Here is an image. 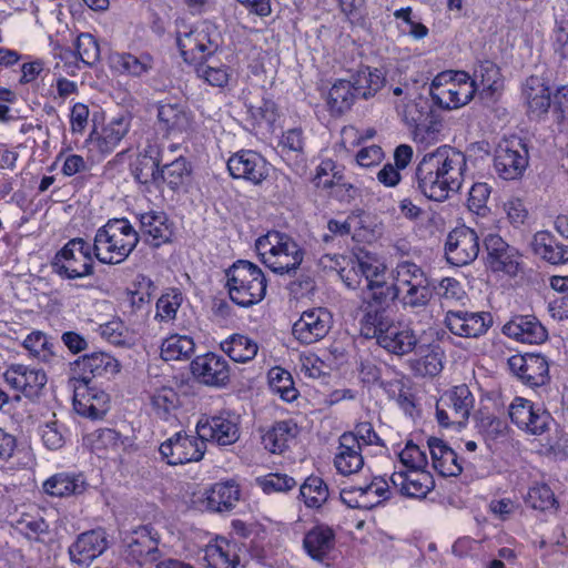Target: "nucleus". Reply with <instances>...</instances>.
<instances>
[{
	"instance_id": "obj_31",
	"label": "nucleus",
	"mask_w": 568,
	"mask_h": 568,
	"mask_svg": "<svg viewBox=\"0 0 568 568\" xmlns=\"http://www.w3.org/2000/svg\"><path fill=\"white\" fill-rule=\"evenodd\" d=\"M146 394L151 413L160 419H170L181 406L180 395L172 386L154 384Z\"/></svg>"
},
{
	"instance_id": "obj_30",
	"label": "nucleus",
	"mask_w": 568,
	"mask_h": 568,
	"mask_svg": "<svg viewBox=\"0 0 568 568\" xmlns=\"http://www.w3.org/2000/svg\"><path fill=\"white\" fill-rule=\"evenodd\" d=\"M160 129L168 135L186 133L192 126V118L186 108L180 103L161 102L158 106Z\"/></svg>"
},
{
	"instance_id": "obj_42",
	"label": "nucleus",
	"mask_w": 568,
	"mask_h": 568,
	"mask_svg": "<svg viewBox=\"0 0 568 568\" xmlns=\"http://www.w3.org/2000/svg\"><path fill=\"white\" fill-rule=\"evenodd\" d=\"M221 349L234 362L252 361L258 351L257 343L244 334H232L221 342Z\"/></svg>"
},
{
	"instance_id": "obj_53",
	"label": "nucleus",
	"mask_w": 568,
	"mask_h": 568,
	"mask_svg": "<svg viewBox=\"0 0 568 568\" xmlns=\"http://www.w3.org/2000/svg\"><path fill=\"white\" fill-rule=\"evenodd\" d=\"M22 345L32 357L41 362L50 363L54 357V344L48 335L40 331L28 334Z\"/></svg>"
},
{
	"instance_id": "obj_37",
	"label": "nucleus",
	"mask_w": 568,
	"mask_h": 568,
	"mask_svg": "<svg viewBox=\"0 0 568 568\" xmlns=\"http://www.w3.org/2000/svg\"><path fill=\"white\" fill-rule=\"evenodd\" d=\"M85 488L87 483L84 476L75 473H59L43 483V490L55 497L82 494Z\"/></svg>"
},
{
	"instance_id": "obj_27",
	"label": "nucleus",
	"mask_w": 568,
	"mask_h": 568,
	"mask_svg": "<svg viewBox=\"0 0 568 568\" xmlns=\"http://www.w3.org/2000/svg\"><path fill=\"white\" fill-rule=\"evenodd\" d=\"M106 539L103 530H90L81 534L69 548L70 558L81 566H89L106 549Z\"/></svg>"
},
{
	"instance_id": "obj_18",
	"label": "nucleus",
	"mask_w": 568,
	"mask_h": 568,
	"mask_svg": "<svg viewBox=\"0 0 568 568\" xmlns=\"http://www.w3.org/2000/svg\"><path fill=\"white\" fill-rule=\"evenodd\" d=\"M241 498V489L234 479L219 481L204 489L194 504L200 510L224 513L232 510Z\"/></svg>"
},
{
	"instance_id": "obj_36",
	"label": "nucleus",
	"mask_w": 568,
	"mask_h": 568,
	"mask_svg": "<svg viewBox=\"0 0 568 568\" xmlns=\"http://www.w3.org/2000/svg\"><path fill=\"white\" fill-rule=\"evenodd\" d=\"M443 405L453 412L454 423L464 425L474 407L475 398L465 384L453 387L442 396Z\"/></svg>"
},
{
	"instance_id": "obj_1",
	"label": "nucleus",
	"mask_w": 568,
	"mask_h": 568,
	"mask_svg": "<svg viewBox=\"0 0 568 568\" xmlns=\"http://www.w3.org/2000/svg\"><path fill=\"white\" fill-rule=\"evenodd\" d=\"M466 169L467 161L463 152L442 145L424 154L417 164L416 187L427 199L443 202L459 191Z\"/></svg>"
},
{
	"instance_id": "obj_23",
	"label": "nucleus",
	"mask_w": 568,
	"mask_h": 568,
	"mask_svg": "<svg viewBox=\"0 0 568 568\" xmlns=\"http://www.w3.org/2000/svg\"><path fill=\"white\" fill-rule=\"evenodd\" d=\"M445 324L454 335L475 338L488 331L491 316L484 312L448 311L445 316Z\"/></svg>"
},
{
	"instance_id": "obj_51",
	"label": "nucleus",
	"mask_w": 568,
	"mask_h": 568,
	"mask_svg": "<svg viewBox=\"0 0 568 568\" xmlns=\"http://www.w3.org/2000/svg\"><path fill=\"white\" fill-rule=\"evenodd\" d=\"M395 298L398 300L396 285L395 283H387L386 277L365 287V300L369 305L368 311H374V306L377 307L376 310L383 311L382 308L387 307Z\"/></svg>"
},
{
	"instance_id": "obj_50",
	"label": "nucleus",
	"mask_w": 568,
	"mask_h": 568,
	"mask_svg": "<svg viewBox=\"0 0 568 568\" xmlns=\"http://www.w3.org/2000/svg\"><path fill=\"white\" fill-rule=\"evenodd\" d=\"M300 495L307 508H321L329 497L327 484L318 476H308L300 487Z\"/></svg>"
},
{
	"instance_id": "obj_21",
	"label": "nucleus",
	"mask_w": 568,
	"mask_h": 568,
	"mask_svg": "<svg viewBox=\"0 0 568 568\" xmlns=\"http://www.w3.org/2000/svg\"><path fill=\"white\" fill-rule=\"evenodd\" d=\"M191 373L200 383L223 387L230 381V365L227 361L215 353L196 356L191 363Z\"/></svg>"
},
{
	"instance_id": "obj_5",
	"label": "nucleus",
	"mask_w": 568,
	"mask_h": 568,
	"mask_svg": "<svg viewBox=\"0 0 568 568\" xmlns=\"http://www.w3.org/2000/svg\"><path fill=\"white\" fill-rule=\"evenodd\" d=\"M226 286L231 300L247 307L264 298L266 278L257 265L240 260L226 271Z\"/></svg>"
},
{
	"instance_id": "obj_32",
	"label": "nucleus",
	"mask_w": 568,
	"mask_h": 568,
	"mask_svg": "<svg viewBox=\"0 0 568 568\" xmlns=\"http://www.w3.org/2000/svg\"><path fill=\"white\" fill-rule=\"evenodd\" d=\"M434 469L444 477L458 476L463 471L462 459L444 440L432 437L427 442Z\"/></svg>"
},
{
	"instance_id": "obj_24",
	"label": "nucleus",
	"mask_w": 568,
	"mask_h": 568,
	"mask_svg": "<svg viewBox=\"0 0 568 568\" xmlns=\"http://www.w3.org/2000/svg\"><path fill=\"white\" fill-rule=\"evenodd\" d=\"M392 485L408 498L423 499L435 487V481L429 471L424 469L396 470L390 476Z\"/></svg>"
},
{
	"instance_id": "obj_16",
	"label": "nucleus",
	"mask_w": 568,
	"mask_h": 568,
	"mask_svg": "<svg viewBox=\"0 0 568 568\" xmlns=\"http://www.w3.org/2000/svg\"><path fill=\"white\" fill-rule=\"evenodd\" d=\"M196 434L204 444L232 445L240 438L239 417L232 414L203 417L196 424Z\"/></svg>"
},
{
	"instance_id": "obj_19",
	"label": "nucleus",
	"mask_w": 568,
	"mask_h": 568,
	"mask_svg": "<svg viewBox=\"0 0 568 568\" xmlns=\"http://www.w3.org/2000/svg\"><path fill=\"white\" fill-rule=\"evenodd\" d=\"M227 169L234 179H242L258 185L267 179L271 166L261 154L251 150H242L229 159Z\"/></svg>"
},
{
	"instance_id": "obj_28",
	"label": "nucleus",
	"mask_w": 568,
	"mask_h": 568,
	"mask_svg": "<svg viewBox=\"0 0 568 568\" xmlns=\"http://www.w3.org/2000/svg\"><path fill=\"white\" fill-rule=\"evenodd\" d=\"M503 333L517 342L527 344H539L547 338L546 328L531 315L515 316L504 325Z\"/></svg>"
},
{
	"instance_id": "obj_8",
	"label": "nucleus",
	"mask_w": 568,
	"mask_h": 568,
	"mask_svg": "<svg viewBox=\"0 0 568 568\" xmlns=\"http://www.w3.org/2000/svg\"><path fill=\"white\" fill-rule=\"evenodd\" d=\"M94 257L93 245L81 237H74L57 252L52 267L63 278H83L93 274Z\"/></svg>"
},
{
	"instance_id": "obj_35",
	"label": "nucleus",
	"mask_w": 568,
	"mask_h": 568,
	"mask_svg": "<svg viewBox=\"0 0 568 568\" xmlns=\"http://www.w3.org/2000/svg\"><path fill=\"white\" fill-rule=\"evenodd\" d=\"M523 97L530 114L539 116L550 106V90L539 77L532 75L526 80L523 85Z\"/></svg>"
},
{
	"instance_id": "obj_47",
	"label": "nucleus",
	"mask_w": 568,
	"mask_h": 568,
	"mask_svg": "<svg viewBox=\"0 0 568 568\" xmlns=\"http://www.w3.org/2000/svg\"><path fill=\"white\" fill-rule=\"evenodd\" d=\"M357 87L346 80H338L328 91L327 105L333 114H342L349 110L355 98L359 97Z\"/></svg>"
},
{
	"instance_id": "obj_56",
	"label": "nucleus",
	"mask_w": 568,
	"mask_h": 568,
	"mask_svg": "<svg viewBox=\"0 0 568 568\" xmlns=\"http://www.w3.org/2000/svg\"><path fill=\"white\" fill-rule=\"evenodd\" d=\"M270 388L274 394H277L285 402H293L297 397V389L294 387V382L291 374L280 367L270 371Z\"/></svg>"
},
{
	"instance_id": "obj_14",
	"label": "nucleus",
	"mask_w": 568,
	"mask_h": 568,
	"mask_svg": "<svg viewBox=\"0 0 568 568\" xmlns=\"http://www.w3.org/2000/svg\"><path fill=\"white\" fill-rule=\"evenodd\" d=\"M205 444L197 436L178 432L160 445L159 452L169 465H181L200 460Z\"/></svg>"
},
{
	"instance_id": "obj_6",
	"label": "nucleus",
	"mask_w": 568,
	"mask_h": 568,
	"mask_svg": "<svg viewBox=\"0 0 568 568\" xmlns=\"http://www.w3.org/2000/svg\"><path fill=\"white\" fill-rule=\"evenodd\" d=\"M219 40L216 28L209 21L195 26L176 22V42L185 62L201 61L213 54L219 48Z\"/></svg>"
},
{
	"instance_id": "obj_11",
	"label": "nucleus",
	"mask_w": 568,
	"mask_h": 568,
	"mask_svg": "<svg viewBox=\"0 0 568 568\" xmlns=\"http://www.w3.org/2000/svg\"><path fill=\"white\" fill-rule=\"evenodd\" d=\"M479 251V236L469 226H457L448 233L445 243L448 263L455 266L468 265L477 258Z\"/></svg>"
},
{
	"instance_id": "obj_61",
	"label": "nucleus",
	"mask_w": 568,
	"mask_h": 568,
	"mask_svg": "<svg viewBox=\"0 0 568 568\" xmlns=\"http://www.w3.org/2000/svg\"><path fill=\"white\" fill-rule=\"evenodd\" d=\"M384 75L378 69H369L361 71L355 81L357 93L364 99L374 95L384 85Z\"/></svg>"
},
{
	"instance_id": "obj_25",
	"label": "nucleus",
	"mask_w": 568,
	"mask_h": 568,
	"mask_svg": "<svg viewBox=\"0 0 568 568\" xmlns=\"http://www.w3.org/2000/svg\"><path fill=\"white\" fill-rule=\"evenodd\" d=\"M73 406L79 415L98 419L109 410L110 397L104 390L81 383L74 388Z\"/></svg>"
},
{
	"instance_id": "obj_39",
	"label": "nucleus",
	"mask_w": 568,
	"mask_h": 568,
	"mask_svg": "<svg viewBox=\"0 0 568 568\" xmlns=\"http://www.w3.org/2000/svg\"><path fill=\"white\" fill-rule=\"evenodd\" d=\"M207 568H237L235 547L225 538H215L204 549Z\"/></svg>"
},
{
	"instance_id": "obj_59",
	"label": "nucleus",
	"mask_w": 568,
	"mask_h": 568,
	"mask_svg": "<svg viewBox=\"0 0 568 568\" xmlns=\"http://www.w3.org/2000/svg\"><path fill=\"white\" fill-rule=\"evenodd\" d=\"M14 530L30 540H38L48 532L49 525L40 516L24 514L13 524Z\"/></svg>"
},
{
	"instance_id": "obj_54",
	"label": "nucleus",
	"mask_w": 568,
	"mask_h": 568,
	"mask_svg": "<svg viewBox=\"0 0 568 568\" xmlns=\"http://www.w3.org/2000/svg\"><path fill=\"white\" fill-rule=\"evenodd\" d=\"M355 273H361L365 280V287L373 282L383 281L386 277L385 263L375 255L364 253L357 256L356 267L353 268Z\"/></svg>"
},
{
	"instance_id": "obj_20",
	"label": "nucleus",
	"mask_w": 568,
	"mask_h": 568,
	"mask_svg": "<svg viewBox=\"0 0 568 568\" xmlns=\"http://www.w3.org/2000/svg\"><path fill=\"white\" fill-rule=\"evenodd\" d=\"M3 378L11 388L21 392L28 398L39 396L48 382L42 368L24 364L9 365Z\"/></svg>"
},
{
	"instance_id": "obj_63",
	"label": "nucleus",
	"mask_w": 568,
	"mask_h": 568,
	"mask_svg": "<svg viewBox=\"0 0 568 568\" xmlns=\"http://www.w3.org/2000/svg\"><path fill=\"white\" fill-rule=\"evenodd\" d=\"M191 173L189 162L180 156L171 163L163 166L161 174L162 181H165L171 189L182 185Z\"/></svg>"
},
{
	"instance_id": "obj_45",
	"label": "nucleus",
	"mask_w": 568,
	"mask_h": 568,
	"mask_svg": "<svg viewBox=\"0 0 568 568\" xmlns=\"http://www.w3.org/2000/svg\"><path fill=\"white\" fill-rule=\"evenodd\" d=\"M84 444L99 457L116 453L122 446L121 435L111 428H100L84 437Z\"/></svg>"
},
{
	"instance_id": "obj_44",
	"label": "nucleus",
	"mask_w": 568,
	"mask_h": 568,
	"mask_svg": "<svg viewBox=\"0 0 568 568\" xmlns=\"http://www.w3.org/2000/svg\"><path fill=\"white\" fill-rule=\"evenodd\" d=\"M351 215V235L356 242L371 243L382 235V225L374 216L364 212L357 211Z\"/></svg>"
},
{
	"instance_id": "obj_40",
	"label": "nucleus",
	"mask_w": 568,
	"mask_h": 568,
	"mask_svg": "<svg viewBox=\"0 0 568 568\" xmlns=\"http://www.w3.org/2000/svg\"><path fill=\"white\" fill-rule=\"evenodd\" d=\"M532 247L536 254L551 264L568 263V244L556 242L547 231H540L535 234Z\"/></svg>"
},
{
	"instance_id": "obj_48",
	"label": "nucleus",
	"mask_w": 568,
	"mask_h": 568,
	"mask_svg": "<svg viewBox=\"0 0 568 568\" xmlns=\"http://www.w3.org/2000/svg\"><path fill=\"white\" fill-rule=\"evenodd\" d=\"M398 292V301L405 308L422 310L425 308L433 298L434 286L430 280L413 284L407 288Z\"/></svg>"
},
{
	"instance_id": "obj_62",
	"label": "nucleus",
	"mask_w": 568,
	"mask_h": 568,
	"mask_svg": "<svg viewBox=\"0 0 568 568\" xmlns=\"http://www.w3.org/2000/svg\"><path fill=\"white\" fill-rule=\"evenodd\" d=\"M256 484L265 494L286 493L297 485L293 477L280 473H271L265 476L257 477Z\"/></svg>"
},
{
	"instance_id": "obj_33",
	"label": "nucleus",
	"mask_w": 568,
	"mask_h": 568,
	"mask_svg": "<svg viewBox=\"0 0 568 568\" xmlns=\"http://www.w3.org/2000/svg\"><path fill=\"white\" fill-rule=\"evenodd\" d=\"M110 63L111 67L121 74L141 78L152 71L154 67V59L146 52L139 54L131 52H116L111 55Z\"/></svg>"
},
{
	"instance_id": "obj_57",
	"label": "nucleus",
	"mask_w": 568,
	"mask_h": 568,
	"mask_svg": "<svg viewBox=\"0 0 568 568\" xmlns=\"http://www.w3.org/2000/svg\"><path fill=\"white\" fill-rule=\"evenodd\" d=\"M183 301V294L178 290L163 294L156 302L155 320L164 323L173 322Z\"/></svg>"
},
{
	"instance_id": "obj_2",
	"label": "nucleus",
	"mask_w": 568,
	"mask_h": 568,
	"mask_svg": "<svg viewBox=\"0 0 568 568\" xmlns=\"http://www.w3.org/2000/svg\"><path fill=\"white\" fill-rule=\"evenodd\" d=\"M361 333L366 338H376L386 352L405 356L416 351L419 337L407 323L395 322L384 311H366L361 321Z\"/></svg>"
},
{
	"instance_id": "obj_22",
	"label": "nucleus",
	"mask_w": 568,
	"mask_h": 568,
	"mask_svg": "<svg viewBox=\"0 0 568 568\" xmlns=\"http://www.w3.org/2000/svg\"><path fill=\"white\" fill-rule=\"evenodd\" d=\"M73 379L89 384L93 377H111L120 369L119 362L108 353L84 355L72 364Z\"/></svg>"
},
{
	"instance_id": "obj_43",
	"label": "nucleus",
	"mask_w": 568,
	"mask_h": 568,
	"mask_svg": "<svg viewBox=\"0 0 568 568\" xmlns=\"http://www.w3.org/2000/svg\"><path fill=\"white\" fill-rule=\"evenodd\" d=\"M470 81L476 92L494 94L503 87L499 68L491 61L480 62L474 70Z\"/></svg>"
},
{
	"instance_id": "obj_12",
	"label": "nucleus",
	"mask_w": 568,
	"mask_h": 568,
	"mask_svg": "<svg viewBox=\"0 0 568 568\" xmlns=\"http://www.w3.org/2000/svg\"><path fill=\"white\" fill-rule=\"evenodd\" d=\"M507 365L511 374L530 388L545 386L550 379L548 361L541 354H516L508 358Z\"/></svg>"
},
{
	"instance_id": "obj_46",
	"label": "nucleus",
	"mask_w": 568,
	"mask_h": 568,
	"mask_svg": "<svg viewBox=\"0 0 568 568\" xmlns=\"http://www.w3.org/2000/svg\"><path fill=\"white\" fill-rule=\"evenodd\" d=\"M128 131L129 122L123 118H118L103 128L97 138H93V134H91L89 141L95 143L102 154H108L114 150Z\"/></svg>"
},
{
	"instance_id": "obj_64",
	"label": "nucleus",
	"mask_w": 568,
	"mask_h": 568,
	"mask_svg": "<svg viewBox=\"0 0 568 568\" xmlns=\"http://www.w3.org/2000/svg\"><path fill=\"white\" fill-rule=\"evenodd\" d=\"M525 501L528 507L540 511L552 509L556 504L554 493L547 485H536L530 487Z\"/></svg>"
},
{
	"instance_id": "obj_3",
	"label": "nucleus",
	"mask_w": 568,
	"mask_h": 568,
	"mask_svg": "<svg viewBox=\"0 0 568 568\" xmlns=\"http://www.w3.org/2000/svg\"><path fill=\"white\" fill-rule=\"evenodd\" d=\"M139 243V233L126 219H111L99 227L93 240L95 258L103 264H120Z\"/></svg>"
},
{
	"instance_id": "obj_41",
	"label": "nucleus",
	"mask_w": 568,
	"mask_h": 568,
	"mask_svg": "<svg viewBox=\"0 0 568 568\" xmlns=\"http://www.w3.org/2000/svg\"><path fill=\"white\" fill-rule=\"evenodd\" d=\"M297 434V426L291 420L276 423L262 436L264 448L273 454L283 453Z\"/></svg>"
},
{
	"instance_id": "obj_9",
	"label": "nucleus",
	"mask_w": 568,
	"mask_h": 568,
	"mask_svg": "<svg viewBox=\"0 0 568 568\" xmlns=\"http://www.w3.org/2000/svg\"><path fill=\"white\" fill-rule=\"evenodd\" d=\"M339 496L343 504L349 508L369 510L388 500L392 491L386 479L374 477L364 485L342 488Z\"/></svg>"
},
{
	"instance_id": "obj_17",
	"label": "nucleus",
	"mask_w": 568,
	"mask_h": 568,
	"mask_svg": "<svg viewBox=\"0 0 568 568\" xmlns=\"http://www.w3.org/2000/svg\"><path fill=\"white\" fill-rule=\"evenodd\" d=\"M333 316L325 307L304 311L293 324V335L302 344H313L323 339L332 328Z\"/></svg>"
},
{
	"instance_id": "obj_49",
	"label": "nucleus",
	"mask_w": 568,
	"mask_h": 568,
	"mask_svg": "<svg viewBox=\"0 0 568 568\" xmlns=\"http://www.w3.org/2000/svg\"><path fill=\"white\" fill-rule=\"evenodd\" d=\"M195 343L192 337L174 334L166 337L161 344V357L164 361H183L192 356Z\"/></svg>"
},
{
	"instance_id": "obj_7",
	"label": "nucleus",
	"mask_w": 568,
	"mask_h": 568,
	"mask_svg": "<svg viewBox=\"0 0 568 568\" xmlns=\"http://www.w3.org/2000/svg\"><path fill=\"white\" fill-rule=\"evenodd\" d=\"M433 101L440 108L455 110L467 104L475 95L470 75L464 71L438 73L430 84Z\"/></svg>"
},
{
	"instance_id": "obj_34",
	"label": "nucleus",
	"mask_w": 568,
	"mask_h": 568,
	"mask_svg": "<svg viewBox=\"0 0 568 568\" xmlns=\"http://www.w3.org/2000/svg\"><path fill=\"white\" fill-rule=\"evenodd\" d=\"M353 440V437L342 435L338 439L334 466L344 476L356 474L364 466V452L359 446H355Z\"/></svg>"
},
{
	"instance_id": "obj_13",
	"label": "nucleus",
	"mask_w": 568,
	"mask_h": 568,
	"mask_svg": "<svg viewBox=\"0 0 568 568\" xmlns=\"http://www.w3.org/2000/svg\"><path fill=\"white\" fill-rule=\"evenodd\" d=\"M494 165L504 180H516L528 166V151L520 139L504 140L496 150Z\"/></svg>"
},
{
	"instance_id": "obj_29",
	"label": "nucleus",
	"mask_w": 568,
	"mask_h": 568,
	"mask_svg": "<svg viewBox=\"0 0 568 568\" xmlns=\"http://www.w3.org/2000/svg\"><path fill=\"white\" fill-rule=\"evenodd\" d=\"M140 233L150 245L159 247L170 241L172 225L164 212L149 211L139 214Z\"/></svg>"
},
{
	"instance_id": "obj_26",
	"label": "nucleus",
	"mask_w": 568,
	"mask_h": 568,
	"mask_svg": "<svg viewBox=\"0 0 568 568\" xmlns=\"http://www.w3.org/2000/svg\"><path fill=\"white\" fill-rule=\"evenodd\" d=\"M336 546L335 530L325 524H317L306 531L303 538L305 552L315 561L324 562L331 558Z\"/></svg>"
},
{
	"instance_id": "obj_4",
	"label": "nucleus",
	"mask_w": 568,
	"mask_h": 568,
	"mask_svg": "<svg viewBox=\"0 0 568 568\" xmlns=\"http://www.w3.org/2000/svg\"><path fill=\"white\" fill-rule=\"evenodd\" d=\"M255 248L261 262L276 274H291L303 262L304 252L297 242L286 233L270 231L260 236Z\"/></svg>"
},
{
	"instance_id": "obj_55",
	"label": "nucleus",
	"mask_w": 568,
	"mask_h": 568,
	"mask_svg": "<svg viewBox=\"0 0 568 568\" xmlns=\"http://www.w3.org/2000/svg\"><path fill=\"white\" fill-rule=\"evenodd\" d=\"M392 275L397 291L407 288L413 283L415 285L429 280L420 266L409 261L399 262L393 270Z\"/></svg>"
},
{
	"instance_id": "obj_52",
	"label": "nucleus",
	"mask_w": 568,
	"mask_h": 568,
	"mask_svg": "<svg viewBox=\"0 0 568 568\" xmlns=\"http://www.w3.org/2000/svg\"><path fill=\"white\" fill-rule=\"evenodd\" d=\"M342 436L353 437L355 446H359L363 452L375 447L372 453L377 454L385 448L384 440L377 435L373 425L368 422L358 423L352 432H346Z\"/></svg>"
},
{
	"instance_id": "obj_15",
	"label": "nucleus",
	"mask_w": 568,
	"mask_h": 568,
	"mask_svg": "<svg viewBox=\"0 0 568 568\" xmlns=\"http://www.w3.org/2000/svg\"><path fill=\"white\" fill-rule=\"evenodd\" d=\"M128 557L140 566L160 558V535L150 525L140 526L124 538Z\"/></svg>"
},
{
	"instance_id": "obj_38",
	"label": "nucleus",
	"mask_w": 568,
	"mask_h": 568,
	"mask_svg": "<svg viewBox=\"0 0 568 568\" xmlns=\"http://www.w3.org/2000/svg\"><path fill=\"white\" fill-rule=\"evenodd\" d=\"M160 159L158 148L149 145L136 159L133 174L135 180L142 184H160L163 174L159 169Z\"/></svg>"
},
{
	"instance_id": "obj_58",
	"label": "nucleus",
	"mask_w": 568,
	"mask_h": 568,
	"mask_svg": "<svg viewBox=\"0 0 568 568\" xmlns=\"http://www.w3.org/2000/svg\"><path fill=\"white\" fill-rule=\"evenodd\" d=\"M394 17L402 21V23L398 24L402 33L408 34L414 40H422L428 36V28L413 16L410 7L396 10Z\"/></svg>"
},
{
	"instance_id": "obj_10",
	"label": "nucleus",
	"mask_w": 568,
	"mask_h": 568,
	"mask_svg": "<svg viewBox=\"0 0 568 568\" xmlns=\"http://www.w3.org/2000/svg\"><path fill=\"white\" fill-rule=\"evenodd\" d=\"M510 420L523 432L539 436L549 429L552 417L541 406L524 398L515 397L509 405Z\"/></svg>"
},
{
	"instance_id": "obj_60",
	"label": "nucleus",
	"mask_w": 568,
	"mask_h": 568,
	"mask_svg": "<svg viewBox=\"0 0 568 568\" xmlns=\"http://www.w3.org/2000/svg\"><path fill=\"white\" fill-rule=\"evenodd\" d=\"M488 264L494 272H504L516 275L519 268V255L516 248L507 246L501 253H496L488 258Z\"/></svg>"
}]
</instances>
